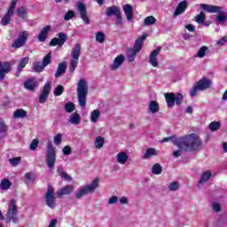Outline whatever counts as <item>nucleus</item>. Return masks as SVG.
<instances>
[{"label":"nucleus","mask_w":227,"mask_h":227,"mask_svg":"<svg viewBox=\"0 0 227 227\" xmlns=\"http://www.w3.org/2000/svg\"><path fill=\"white\" fill-rule=\"evenodd\" d=\"M174 145L177 146L178 150L173 152V157L178 159L182 157V152H196L201 146V138L197 134L190 135L176 138Z\"/></svg>","instance_id":"1"},{"label":"nucleus","mask_w":227,"mask_h":227,"mask_svg":"<svg viewBox=\"0 0 227 227\" xmlns=\"http://www.w3.org/2000/svg\"><path fill=\"white\" fill-rule=\"evenodd\" d=\"M200 8L207 12V13H218L215 18V24L219 26L220 24H225L227 20V12L223 7L219 5H212L207 4H201Z\"/></svg>","instance_id":"2"},{"label":"nucleus","mask_w":227,"mask_h":227,"mask_svg":"<svg viewBox=\"0 0 227 227\" xmlns=\"http://www.w3.org/2000/svg\"><path fill=\"white\" fill-rule=\"evenodd\" d=\"M77 98L80 107H86V98L88 97V81L81 78L76 88Z\"/></svg>","instance_id":"3"},{"label":"nucleus","mask_w":227,"mask_h":227,"mask_svg":"<svg viewBox=\"0 0 227 227\" xmlns=\"http://www.w3.org/2000/svg\"><path fill=\"white\" fill-rule=\"evenodd\" d=\"M98 182H100V179L96 178L91 182V184L80 186L75 193L76 200H81V198H83V196H88V194H93L95 190L98 187Z\"/></svg>","instance_id":"4"},{"label":"nucleus","mask_w":227,"mask_h":227,"mask_svg":"<svg viewBox=\"0 0 227 227\" xmlns=\"http://www.w3.org/2000/svg\"><path fill=\"white\" fill-rule=\"evenodd\" d=\"M71 60L69 65V72L70 74H74L77 66L79 65V58H81V43H77L74 44L72 51H71Z\"/></svg>","instance_id":"5"},{"label":"nucleus","mask_w":227,"mask_h":227,"mask_svg":"<svg viewBox=\"0 0 227 227\" xmlns=\"http://www.w3.org/2000/svg\"><path fill=\"white\" fill-rule=\"evenodd\" d=\"M46 150V164L50 169H52L54 168V165L56 164V147H54L52 142H47Z\"/></svg>","instance_id":"6"},{"label":"nucleus","mask_w":227,"mask_h":227,"mask_svg":"<svg viewBox=\"0 0 227 227\" xmlns=\"http://www.w3.org/2000/svg\"><path fill=\"white\" fill-rule=\"evenodd\" d=\"M19 214V207H17V200L12 199L10 200L8 205V211L6 213L7 223L12 221V223H17L19 218L17 217Z\"/></svg>","instance_id":"7"},{"label":"nucleus","mask_w":227,"mask_h":227,"mask_svg":"<svg viewBox=\"0 0 227 227\" xmlns=\"http://www.w3.org/2000/svg\"><path fill=\"white\" fill-rule=\"evenodd\" d=\"M164 97L167 102V106L168 108L173 107V106H175V103L176 106H180L184 100V95L180 93H176V94L173 92L165 93Z\"/></svg>","instance_id":"8"},{"label":"nucleus","mask_w":227,"mask_h":227,"mask_svg":"<svg viewBox=\"0 0 227 227\" xmlns=\"http://www.w3.org/2000/svg\"><path fill=\"white\" fill-rule=\"evenodd\" d=\"M106 17H113V15L116 17V24H118L119 26H121V24H123V20L121 18V10L119 6L112 5L110 7H107L106 10Z\"/></svg>","instance_id":"9"},{"label":"nucleus","mask_w":227,"mask_h":227,"mask_svg":"<svg viewBox=\"0 0 227 227\" xmlns=\"http://www.w3.org/2000/svg\"><path fill=\"white\" fill-rule=\"evenodd\" d=\"M27 38H29L28 31L20 32L19 37L12 44V49H20V47H24L26 42H27Z\"/></svg>","instance_id":"10"},{"label":"nucleus","mask_w":227,"mask_h":227,"mask_svg":"<svg viewBox=\"0 0 227 227\" xmlns=\"http://www.w3.org/2000/svg\"><path fill=\"white\" fill-rule=\"evenodd\" d=\"M44 198L45 203L49 208H56V196H54V188H52V186H48Z\"/></svg>","instance_id":"11"},{"label":"nucleus","mask_w":227,"mask_h":227,"mask_svg":"<svg viewBox=\"0 0 227 227\" xmlns=\"http://www.w3.org/2000/svg\"><path fill=\"white\" fill-rule=\"evenodd\" d=\"M67 40H68V35L63 32H60L58 34V37H54L51 40L50 46L56 47V45H59V47H63Z\"/></svg>","instance_id":"12"},{"label":"nucleus","mask_w":227,"mask_h":227,"mask_svg":"<svg viewBox=\"0 0 227 227\" xmlns=\"http://www.w3.org/2000/svg\"><path fill=\"white\" fill-rule=\"evenodd\" d=\"M51 82L44 84L41 94L39 95V104H45L49 98V94L51 93Z\"/></svg>","instance_id":"13"},{"label":"nucleus","mask_w":227,"mask_h":227,"mask_svg":"<svg viewBox=\"0 0 227 227\" xmlns=\"http://www.w3.org/2000/svg\"><path fill=\"white\" fill-rule=\"evenodd\" d=\"M77 8L82 22H84V24H86L87 26L90 25V17L88 16V11L86 10V4L79 3Z\"/></svg>","instance_id":"14"},{"label":"nucleus","mask_w":227,"mask_h":227,"mask_svg":"<svg viewBox=\"0 0 227 227\" xmlns=\"http://www.w3.org/2000/svg\"><path fill=\"white\" fill-rule=\"evenodd\" d=\"M160 51H162V48L158 47L150 53L149 63L154 68H157L159 67V61L157 60V56H159V54H160Z\"/></svg>","instance_id":"15"},{"label":"nucleus","mask_w":227,"mask_h":227,"mask_svg":"<svg viewBox=\"0 0 227 227\" xmlns=\"http://www.w3.org/2000/svg\"><path fill=\"white\" fill-rule=\"evenodd\" d=\"M12 72V65L9 62H1L0 61V82L4 81L6 74Z\"/></svg>","instance_id":"16"},{"label":"nucleus","mask_w":227,"mask_h":227,"mask_svg":"<svg viewBox=\"0 0 227 227\" xmlns=\"http://www.w3.org/2000/svg\"><path fill=\"white\" fill-rule=\"evenodd\" d=\"M199 87V91H206L212 86V80L203 77L195 83Z\"/></svg>","instance_id":"17"},{"label":"nucleus","mask_w":227,"mask_h":227,"mask_svg":"<svg viewBox=\"0 0 227 227\" xmlns=\"http://www.w3.org/2000/svg\"><path fill=\"white\" fill-rule=\"evenodd\" d=\"M23 86L28 91H35L38 88V81L35 77L29 78L24 82Z\"/></svg>","instance_id":"18"},{"label":"nucleus","mask_w":227,"mask_h":227,"mask_svg":"<svg viewBox=\"0 0 227 227\" xmlns=\"http://www.w3.org/2000/svg\"><path fill=\"white\" fill-rule=\"evenodd\" d=\"M187 6H189L187 0L181 1L174 12L173 17H178V15H182V13L187 10Z\"/></svg>","instance_id":"19"},{"label":"nucleus","mask_w":227,"mask_h":227,"mask_svg":"<svg viewBox=\"0 0 227 227\" xmlns=\"http://www.w3.org/2000/svg\"><path fill=\"white\" fill-rule=\"evenodd\" d=\"M123 12L126 15L127 20L131 22L134 19V7H132L129 4H124L122 7Z\"/></svg>","instance_id":"20"},{"label":"nucleus","mask_w":227,"mask_h":227,"mask_svg":"<svg viewBox=\"0 0 227 227\" xmlns=\"http://www.w3.org/2000/svg\"><path fill=\"white\" fill-rule=\"evenodd\" d=\"M115 159L118 164L124 166V164H127V162H129V153L125 152H120L116 154Z\"/></svg>","instance_id":"21"},{"label":"nucleus","mask_w":227,"mask_h":227,"mask_svg":"<svg viewBox=\"0 0 227 227\" xmlns=\"http://www.w3.org/2000/svg\"><path fill=\"white\" fill-rule=\"evenodd\" d=\"M148 35H144L141 37H138L135 41V44L133 46V50L136 51L137 52H141V49H143V44L145 43V40H146Z\"/></svg>","instance_id":"22"},{"label":"nucleus","mask_w":227,"mask_h":227,"mask_svg":"<svg viewBox=\"0 0 227 227\" xmlns=\"http://www.w3.org/2000/svg\"><path fill=\"white\" fill-rule=\"evenodd\" d=\"M51 29H52V27L50 25L43 27L41 32L39 33V35L37 36V40L39 42H45Z\"/></svg>","instance_id":"23"},{"label":"nucleus","mask_w":227,"mask_h":227,"mask_svg":"<svg viewBox=\"0 0 227 227\" xmlns=\"http://www.w3.org/2000/svg\"><path fill=\"white\" fill-rule=\"evenodd\" d=\"M72 192H74V185H66L57 192V195L61 198V196H67L72 194Z\"/></svg>","instance_id":"24"},{"label":"nucleus","mask_w":227,"mask_h":227,"mask_svg":"<svg viewBox=\"0 0 227 227\" xmlns=\"http://www.w3.org/2000/svg\"><path fill=\"white\" fill-rule=\"evenodd\" d=\"M125 61V56L123 55H119L115 58L114 60V64L112 65V70H116L123 65V62Z\"/></svg>","instance_id":"25"},{"label":"nucleus","mask_w":227,"mask_h":227,"mask_svg":"<svg viewBox=\"0 0 227 227\" xmlns=\"http://www.w3.org/2000/svg\"><path fill=\"white\" fill-rule=\"evenodd\" d=\"M67 72V61H63L59 64L57 72L55 73V77L58 79L63 75Z\"/></svg>","instance_id":"26"},{"label":"nucleus","mask_w":227,"mask_h":227,"mask_svg":"<svg viewBox=\"0 0 227 227\" xmlns=\"http://www.w3.org/2000/svg\"><path fill=\"white\" fill-rule=\"evenodd\" d=\"M156 155H159V151L155 148H148L144 154L143 159H152V157H155Z\"/></svg>","instance_id":"27"},{"label":"nucleus","mask_w":227,"mask_h":227,"mask_svg":"<svg viewBox=\"0 0 227 227\" xmlns=\"http://www.w3.org/2000/svg\"><path fill=\"white\" fill-rule=\"evenodd\" d=\"M69 123L72 125H80L81 124V115L77 113H73L69 118Z\"/></svg>","instance_id":"28"},{"label":"nucleus","mask_w":227,"mask_h":227,"mask_svg":"<svg viewBox=\"0 0 227 227\" xmlns=\"http://www.w3.org/2000/svg\"><path fill=\"white\" fill-rule=\"evenodd\" d=\"M137 53H139V51H137L133 48L128 50L127 58H128L129 63H132L136 59V56H137Z\"/></svg>","instance_id":"29"},{"label":"nucleus","mask_w":227,"mask_h":227,"mask_svg":"<svg viewBox=\"0 0 227 227\" xmlns=\"http://www.w3.org/2000/svg\"><path fill=\"white\" fill-rule=\"evenodd\" d=\"M27 63H29V57H24L20 60L18 65V74H20V72H22V69L26 67V65H27Z\"/></svg>","instance_id":"30"},{"label":"nucleus","mask_w":227,"mask_h":227,"mask_svg":"<svg viewBox=\"0 0 227 227\" xmlns=\"http://www.w3.org/2000/svg\"><path fill=\"white\" fill-rule=\"evenodd\" d=\"M159 103L157 101H150L149 103V111H151V113H153V114H157V113H159Z\"/></svg>","instance_id":"31"},{"label":"nucleus","mask_w":227,"mask_h":227,"mask_svg":"<svg viewBox=\"0 0 227 227\" xmlns=\"http://www.w3.org/2000/svg\"><path fill=\"white\" fill-rule=\"evenodd\" d=\"M212 176V173L210 170H207L204 173H202L200 180L199 181V184H207L208 180H210V177Z\"/></svg>","instance_id":"32"},{"label":"nucleus","mask_w":227,"mask_h":227,"mask_svg":"<svg viewBox=\"0 0 227 227\" xmlns=\"http://www.w3.org/2000/svg\"><path fill=\"white\" fill-rule=\"evenodd\" d=\"M26 116H27V112L24 109H18L13 114V118L17 119L21 118L22 120H24Z\"/></svg>","instance_id":"33"},{"label":"nucleus","mask_w":227,"mask_h":227,"mask_svg":"<svg viewBox=\"0 0 227 227\" xmlns=\"http://www.w3.org/2000/svg\"><path fill=\"white\" fill-rule=\"evenodd\" d=\"M12 12H6L5 15L1 20L2 26H8L10 24V20H12Z\"/></svg>","instance_id":"34"},{"label":"nucleus","mask_w":227,"mask_h":227,"mask_svg":"<svg viewBox=\"0 0 227 227\" xmlns=\"http://www.w3.org/2000/svg\"><path fill=\"white\" fill-rule=\"evenodd\" d=\"M98 118H100V110L96 109L90 114V121L92 123H97V121H98Z\"/></svg>","instance_id":"35"},{"label":"nucleus","mask_w":227,"mask_h":227,"mask_svg":"<svg viewBox=\"0 0 227 227\" xmlns=\"http://www.w3.org/2000/svg\"><path fill=\"white\" fill-rule=\"evenodd\" d=\"M106 143V141L104 140L103 137H97L96 140H95V148H97L98 150H100V148H104V144Z\"/></svg>","instance_id":"36"},{"label":"nucleus","mask_w":227,"mask_h":227,"mask_svg":"<svg viewBox=\"0 0 227 227\" xmlns=\"http://www.w3.org/2000/svg\"><path fill=\"white\" fill-rule=\"evenodd\" d=\"M44 68L45 66H43V62H35L33 65V70H35L37 74H40Z\"/></svg>","instance_id":"37"},{"label":"nucleus","mask_w":227,"mask_h":227,"mask_svg":"<svg viewBox=\"0 0 227 227\" xmlns=\"http://www.w3.org/2000/svg\"><path fill=\"white\" fill-rule=\"evenodd\" d=\"M0 187L3 191H8L12 187V183L8 179H3L0 183Z\"/></svg>","instance_id":"38"},{"label":"nucleus","mask_w":227,"mask_h":227,"mask_svg":"<svg viewBox=\"0 0 227 227\" xmlns=\"http://www.w3.org/2000/svg\"><path fill=\"white\" fill-rule=\"evenodd\" d=\"M206 19H207V15H205V12H200V14L195 16V22H197V24H203Z\"/></svg>","instance_id":"39"},{"label":"nucleus","mask_w":227,"mask_h":227,"mask_svg":"<svg viewBox=\"0 0 227 227\" xmlns=\"http://www.w3.org/2000/svg\"><path fill=\"white\" fill-rule=\"evenodd\" d=\"M156 22L157 19H155L153 16H148L144 20L145 26H153Z\"/></svg>","instance_id":"40"},{"label":"nucleus","mask_w":227,"mask_h":227,"mask_svg":"<svg viewBox=\"0 0 227 227\" xmlns=\"http://www.w3.org/2000/svg\"><path fill=\"white\" fill-rule=\"evenodd\" d=\"M153 175H160L162 173V166L159 163H155L152 168Z\"/></svg>","instance_id":"41"},{"label":"nucleus","mask_w":227,"mask_h":227,"mask_svg":"<svg viewBox=\"0 0 227 227\" xmlns=\"http://www.w3.org/2000/svg\"><path fill=\"white\" fill-rule=\"evenodd\" d=\"M207 51H208V48L207 46L200 47L195 58H205V56L207 55Z\"/></svg>","instance_id":"42"},{"label":"nucleus","mask_w":227,"mask_h":227,"mask_svg":"<svg viewBox=\"0 0 227 227\" xmlns=\"http://www.w3.org/2000/svg\"><path fill=\"white\" fill-rule=\"evenodd\" d=\"M208 127L211 132H215V130H219L221 129V122L215 121H212Z\"/></svg>","instance_id":"43"},{"label":"nucleus","mask_w":227,"mask_h":227,"mask_svg":"<svg viewBox=\"0 0 227 227\" xmlns=\"http://www.w3.org/2000/svg\"><path fill=\"white\" fill-rule=\"evenodd\" d=\"M180 189V184L178 182H171L168 185V190L175 192Z\"/></svg>","instance_id":"44"},{"label":"nucleus","mask_w":227,"mask_h":227,"mask_svg":"<svg viewBox=\"0 0 227 227\" xmlns=\"http://www.w3.org/2000/svg\"><path fill=\"white\" fill-rule=\"evenodd\" d=\"M63 91H65V87H63V85H58L53 91V95L55 97H59L60 95H63Z\"/></svg>","instance_id":"45"},{"label":"nucleus","mask_w":227,"mask_h":227,"mask_svg":"<svg viewBox=\"0 0 227 227\" xmlns=\"http://www.w3.org/2000/svg\"><path fill=\"white\" fill-rule=\"evenodd\" d=\"M66 113H74L75 111V105L73 102H68L65 105Z\"/></svg>","instance_id":"46"},{"label":"nucleus","mask_w":227,"mask_h":227,"mask_svg":"<svg viewBox=\"0 0 227 227\" xmlns=\"http://www.w3.org/2000/svg\"><path fill=\"white\" fill-rule=\"evenodd\" d=\"M106 41V35L104 32H98L96 34V42H98V43H104Z\"/></svg>","instance_id":"47"},{"label":"nucleus","mask_w":227,"mask_h":227,"mask_svg":"<svg viewBox=\"0 0 227 227\" xmlns=\"http://www.w3.org/2000/svg\"><path fill=\"white\" fill-rule=\"evenodd\" d=\"M52 59V54L49 52L43 59V67H47L51 64V61Z\"/></svg>","instance_id":"48"},{"label":"nucleus","mask_w":227,"mask_h":227,"mask_svg":"<svg viewBox=\"0 0 227 227\" xmlns=\"http://www.w3.org/2000/svg\"><path fill=\"white\" fill-rule=\"evenodd\" d=\"M26 15H27V9H26V7H20L18 9V17H20V19H26Z\"/></svg>","instance_id":"49"},{"label":"nucleus","mask_w":227,"mask_h":227,"mask_svg":"<svg viewBox=\"0 0 227 227\" xmlns=\"http://www.w3.org/2000/svg\"><path fill=\"white\" fill-rule=\"evenodd\" d=\"M75 17V12L69 10L67 12V13L64 16V20H70Z\"/></svg>","instance_id":"50"},{"label":"nucleus","mask_w":227,"mask_h":227,"mask_svg":"<svg viewBox=\"0 0 227 227\" xmlns=\"http://www.w3.org/2000/svg\"><path fill=\"white\" fill-rule=\"evenodd\" d=\"M63 140V135H61V133H58L54 138H53V141L55 143V145L57 146H59V145H61V141Z\"/></svg>","instance_id":"51"},{"label":"nucleus","mask_w":227,"mask_h":227,"mask_svg":"<svg viewBox=\"0 0 227 227\" xmlns=\"http://www.w3.org/2000/svg\"><path fill=\"white\" fill-rule=\"evenodd\" d=\"M59 175L61 176V178H64L65 180H72V177L67 174V172L63 171V168H59Z\"/></svg>","instance_id":"52"},{"label":"nucleus","mask_w":227,"mask_h":227,"mask_svg":"<svg viewBox=\"0 0 227 227\" xmlns=\"http://www.w3.org/2000/svg\"><path fill=\"white\" fill-rule=\"evenodd\" d=\"M198 91H200V88L195 83V85L190 90V96L191 97H198Z\"/></svg>","instance_id":"53"},{"label":"nucleus","mask_w":227,"mask_h":227,"mask_svg":"<svg viewBox=\"0 0 227 227\" xmlns=\"http://www.w3.org/2000/svg\"><path fill=\"white\" fill-rule=\"evenodd\" d=\"M9 162L13 167L19 166V164H20V157H15V158L9 159Z\"/></svg>","instance_id":"54"},{"label":"nucleus","mask_w":227,"mask_h":227,"mask_svg":"<svg viewBox=\"0 0 227 227\" xmlns=\"http://www.w3.org/2000/svg\"><path fill=\"white\" fill-rule=\"evenodd\" d=\"M17 1H18V0H12V1L11 2V4H10V6H9V9H8L7 12L12 13V15H13V12H14V10H15V7L17 6Z\"/></svg>","instance_id":"55"},{"label":"nucleus","mask_w":227,"mask_h":227,"mask_svg":"<svg viewBox=\"0 0 227 227\" xmlns=\"http://www.w3.org/2000/svg\"><path fill=\"white\" fill-rule=\"evenodd\" d=\"M6 132H8V126L4 121H0V134H6Z\"/></svg>","instance_id":"56"},{"label":"nucleus","mask_w":227,"mask_h":227,"mask_svg":"<svg viewBox=\"0 0 227 227\" xmlns=\"http://www.w3.org/2000/svg\"><path fill=\"white\" fill-rule=\"evenodd\" d=\"M40 141L38 139H34L31 144H30V150H32L33 152H35V150H36V148H38V145H39Z\"/></svg>","instance_id":"57"},{"label":"nucleus","mask_w":227,"mask_h":227,"mask_svg":"<svg viewBox=\"0 0 227 227\" xmlns=\"http://www.w3.org/2000/svg\"><path fill=\"white\" fill-rule=\"evenodd\" d=\"M118 203V197L116 195H113L108 200V205H116Z\"/></svg>","instance_id":"58"},{"label":"nucleus","mask_w":227,"mask_h":227,"mask_svg":"<svg viewBox=\"0 0 227 227\" xmlns=\"http://www.w3.org/2000/svg\"><path fill=\"white\" fill-rule=\"evenodd\" d=\"M62 153H63V155H70V153H72V148L70 147V145H66L62 149Z\"/></svg>","instance_id":"59"},{"label":"nucleus","mask_w":227,"mask_h":227,"mask_svg":"<svg viewBox=\"0 0 227 227\" xmlns=\"http://www.w3.org/2000/svg\"><path fill=\"white\" fill-rule=\"evenodd\" d=\"M212 208L215 210V212H221V204L214 202L212 204Z\"/></svg>","instance_id":"60"},{"label":"nucleus","mask_w":227,"mask_h":227,"mask_svg":"<svg viewBox=\"0 0 227 227\" xmlns=\"http://www.w3.org/2000/svg\"><path fill=\"white\" fill-rule=\"evenodd\" d=\"M121 205H129V198L122 196L119 200Z\"/></svg>","instance_id":"61"},{"label":"nucleus","mask_w":227,"mask_h":227,"mask_svg":"<svg viewBox=\"0 0 227 227\" xmlns=\"http://www.w3.org/2000/svg\"><path fill=\"white\" fill-rule=\"evenodd\" d=\"M227 42V38L226 37H223L221 40L217 41V45H224Z\"/></svg>","instance_id":"62"},{"label":"nucleus","mask_w":227,"mask_h":227,"mask_svg":"<svg viewBox=\"0 0 227 227\" xmlns=\"http://www.w3.org/2000/svg\"><path fill=\"white\" fill-rule=\"evenodd\" d=\"M58 224V219H52L51 222H50V224L48 227H56V225Z\"/></svg>","instance_id":"63"},{"label":"nucleus","mask_w":227,"mask_h":227,"mask_svg":"<svg viewBox=\"0 0 227 227\" xmlns=\"http://www.w3.org/2000/svg\"><path fill=\"white\" fill-rule=\"evenodd\" d=\"M186 29L190 31L191 33H194V26L189 24L185 26Z\"/></svg>","instance_id":"64"}]
</instances>
